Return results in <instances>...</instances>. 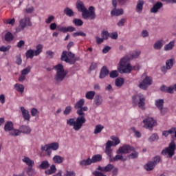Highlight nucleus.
Wrapping results in <instances>:
<instances>
[{"label": "nucleus", "instance_id": "nucleus-1", "mask_svg": "<svg viewBox=\"0 0 176 176\" xmlns=\"http://www.w3.org/2000/svg\"><path fill=\"white\" fill-rule=\"evenodd\" d=\"M85 105V99H80L78 100L74 105L75 109L77 110V115L78 117L77 118H69L67 120V124L70 127H73L75 131H79L82 127H83V124L86 123V114L85 112L88 111L89 108Z\"/></svg>", "mask_w": 176, "mask_h": 176}, {"label": "nucleus", "instance_id": "nucleus-2", "mask_svg": "<svg viewBox=\"0 0 176 176\" xmlns=\"http://www.w3.org/2000/svg\"><path fill=\"white\" fill-rule=\"evenodd\" d=\"M140 54H141V51L138 50L135 51L131 55H126L121 58L118 67L120 74H130L133 71V66H131V64L127 63L130 60H133V58H138Z\"/></svg>", "mask_w": 176, "mask_h": 176}, {"label": "nucleus", "instance_id": "nucleus-3", "mask_svg": "<svg viewBox=\"0 0 176 176\" xmlns=\"http://www.w3.org/2000/svg\"><path fill=\"white\" fill-rule=\"evenodd\" d=\"M76 9L82 12V16L84 20H95L96 19V10L94 6H90L89 10L85 7V3L82 1H78L76 3Z\"/></svg>", "mask_w": 176, "mask_h": 176}, {"label": "nucleus", "instance_id": "nucleus-4", "mask_svg": "<svg viewBox=\"0 0 176 176\" xmlns=\"http://www.w3.org/2000/svg\"><path fill=\"white\" fill-rule=\"evenodd\" d=\"M130 152L133 153L128 156L129 159H137V157H138V152L135 151V148L129 144H124L122 146H120L117 151L118 155H120L121 153H130Z\"/></svg>", "mask_w": 176, "mask_h": 176}, {"label": "nucleus", "instance_id": "nucleus-5", "mask_svg": "<svg viewBox=\"0 0 176 176\" xmlns=\"http://www.w3.org/2000/svg\"><path fill=\"white\" fill-rule=\"evenodd\" d=\"M54 69L56 71L55 80L58 82H63L68 74L65 72V69H64V66L62 64H58L54 66Z\"/></svg>", "mask_w": 176, "mask_h": 176}, {"label": "nucleus", "instance_id": "nucleus-6", "mask_svg": "<svg viewBox=\"0 0 176 176\" xmlns=\"http://www.w3.org/2000/svg\"><path fill=\"white\" fill-rule=\"evenodd\" d=\"M61 61L67 63L70 65H74L76 63V59H75V54L72 52L63 51L60 56Z\"/></svg>", "mask_w": 176, "mask_h": 176}, {"label": "nucleus", "instance_id": "nucleus-7", "mask_svg": "<svg viewBox=\"0 0 176 176\" xmlns=\"http://www.w3.org/2000/svg\"><path fill=\"white\" fill-rule=\"evenodd\" d=\"M176 144L175 142L171 141L168 146L162 151L161 154L163 156H167L169 159H171L175 155Z\"/></svg>", "mask_w": 176, "mask_h": 176}, {"label": "nucleus", "instance_id": "nucleus-8", "mask_svg": "<svg viewBox=\"0 0 176 176\" xmlns=\"http://www.w3.org/2000/svg\"><path fill=\"white\" fill-rule=\"evenodd\" d=\"M162 157L159 155L154 157L151 161H148L145 165L144 168L146 171H152L154 170L156 166L160 163Z\"/></svg>", "mask_w": 176, "mask_h": 176}, {"label": "nucleus", "instance_id": "nucleus-9", "mask_svg": "<svg viewBox=\"0 0 176 176\" xmlns=\"http://www.w3.org/2000/svg\"><path fill=\"white\" fill-rule=\"evenodd\" d=\"M58 148H60V144L58 142H52L45 146H41V149L42 152H47V155L51 156L52 151H57Z\"/></svg>", "mask_w": 176, "mask_h": 176}, {"label": "nucleus", "instance_id": "nucleus-10", "mask_svg": "<svg viewBox=\"0 0 176 176\" xmlns=\"http://www.w3.org/2000/svg\"><path fill=\"white\" fill-rule=\"evenodd\" d=\"M111 140L113 142L109 140L106 143L105 153L107 155H111L112 150V148H111V146H116V145H119V144H120V140H119V138L116 136H111Z\"/></svg>", "mask_w": 176, "mask_h": 176}, {"label": "nucleus", "instance_id": "nucleus-11", "mask_svg": "<svg viewBox=\"0 0 176 176\" xmlns=\"http://www.w3.org/2000/svg\"><path fill=\"white\" fill-rule=\"evenodd\" d=\"M42 49H43V47L41 44H38L36 47V50H34L32 49L28 50L26 53V58H34V56H38L42 53Z\"/></svg>", "mask_w": 176, "mask_h": 176}, {"label": "nucleus", "instance_id": "nucleus-12", "mask_svg": "<svg viewBox=\"0 0 176 176\" xmlns=\"http://www.w3.org/2000/svg\"><path fill=\"white\" fill-rule=\"evenodd\" d=\"M14 124L12 121H8L6 122L4 126V131H10V135L13 137H17V135H20V130L13 129Z\"/></svg>", "mask_w": 176, "mask_h": 176}, {"label": "nucleus", "instance_id": "nucleus-13", "mask_svg": "<svg viewBox=\"0 0 176 176\" xmlns=\"http://www.w3.org/2000/svg\"><path fill=\"white\" fill-rule=\"evenodd\" d=\"M142 78L143 80H142V82L140 83L139 87L142 90H147L148 87H149V86H151L153 82L152 80V77H149L146 76V74H142Z\"/></svg>", "mask_w": 176, "mask_h": 176}, {"label": "nucleus", "instance_id": "nucleus-14", "mask_svg": "<svg viewBox=\"0 0 176 176\" xmlns=\"http://www.w3.org/2000/svg\"><path fill=\"white\" fill-rule=\"evenodd\" d=\"M132 102L135 105H138V107L141 109H144V107H145V97L141 94L135 95L132 97Z\"/></svg>", "mask_w": 176, "mask_h": 176}, {"label": "nucleus", "instance_id": "nucleus-15", "mask_svg": "<svg viewBox=\"0 0 176 176\" xmlns=\"http://www.w3.org/2000/svg\"><path fill=\"white\" fill-rule=\"evenodd\" d=\"M144 124V127L148 129V130H153V127L157 125V122L156 120H154L153 118L148 117L147 118L143 120Z\"/></svg>", "mask_w": 176, "mask_h": 176}, {"label": "nucleus", "instance_id": "nucleus-16", "mask_svg": "<svg viewBox=\"0 0 176 176\" xmlns=\"http://www.w3.org/2000/svg\"><path fill=\"white\" fill-rule=\"evenodd\" d=\"M27 25H28V27H32V23H31L30 18L25 17L19 21V28H21V30H24Z\"/></svg>", "mask_w": 176, "mask_h": 176}, {"label": "nucleus", "instance_id": "nucleus-17", "mask_svg": "<svg viewBox=\"0 0 176 176\" xmlns=\"http://www.w3.org/2000/svg\"><path fill=\"white\" fill-rule=\"evenodd\" d=\"M113 164H108L106 166H98L97 170L101 171L102 173H111L113 170Z\"/></svg>", "mask_w": 176, "mask_h": 176}, {"label": "nucleus", "instance_id": "nucleus-18", "mask_svg": "<svg viewBox=\"0 0 176 176\" xmlns=\"http://www.w3.org/2000/svg\"><path fill=\"white\" fill-rule=\"evenodd\" d=\"M109 157V162L110 163H113L115 162H118V160H122V162H126V159L124 158L122 155H117L115 157H112V150L110 152V155H107Z\"/></svg>", "mask_w": 176, "mask_h": 176}, {"label": "nucleus", "instance_id": "nucleus-19", "mask_svg": "<svg viewBox=\"0 0 176 176\" xmlns=\"http://www.w3.org/2000/svg\"><path fill=\"white\" fill-rule=\"evenodd\" d=\"M56 31H60V32H74L75 28L73 26L64 27L61 25H56Z\"/></svg>", "mask_w": 176, "mask_h": 176}, {"label": "nucleus", "instance_id": "nucleus-20", "mask_svg": "<svg viewBox=\"0 0 176 176\" xmlns=\"http://www.w3.org/2000/svg\"><path fill=\"white\" fill-rule=\"evenodd\" d=\"M56 31H60V32H74L75 28L73 26L64 27L61 25H56Z\"/></svg>", "mask_w": 176, "mask_h": 176}, {"label": "nucleus", "instance_id": "nucleus-21", "mask_svg": "<svg viewBox=\"0 0 176 176\" xmlns=\"http://www.w3.org/2000/svg\"><path fill=\"white\" fill-rule=\"evenodd\" d=\"M155 105L160 111L161 114L164 115V112L163 111V107L164 105V100H163V99L156 100Z\"/></svg>", "mask_w": 176, "mask_h": 176}, {"label": "nucleus", "instance_id": "nucleus-22", "mask_svg": "<svg viewBox=\"0 0 176 176\" xmlns=\"http://www.w3.org/2000/svg\"><path fill=\"white\" fill-rule=\"evenodd\" d=\"M163 8V3L158 1L157 2L151 9V13H157L159 12L160 9H162Z\"/></svg>", "mask_w": 176, "mask_h": 176}, {"label": "nucleus", "instance_id": "nucleus-23", "mask_svg": "<svg viewBox=\"0 0 176 176\" xmlns=\"http://www.w3.org/2000/svg\"><path fill=\"white\" fill-rule=\"evenodd\" d=\"M108 75H109V69H108L107 66H104L100 70L99 78L100 79H104Z\"/></svg>", "mask_w": 176, "mask_h": 176}, {"label": "nucleus", "instance_id": "nucleus-24", "mask_svg": "<svg viewBox=\"0 0 176 176\" xmlns=\"http://www.w3.org/2000/svg\"><path fill=\"white\" fill-rule=\"evenodd\" d=\"M21 111L22 112L23 118L25 120H30L31 119V115H30V111L28 110L25 109L23 107H21Z\"/></svg>", "mask_w": 176, "mask_h": 176}, {"label": "nucleus", "instance_id": "nucleus-25", "mask_svg": "<svg viewBox=\"0 0 176 176\" xmlns=\"http://www.w3.org/2000/svg\"><path fill=\"white\" fill-rule=\"evenodd\" d=\"M20 134H31V128L27 125H22L19 127Z\"/></svg>", "mask_w": 176, "mask_h": 176}, {"label": "nucleus", "instance_id": "nucleus-26", "mask_svg": "<svg viewBox=\"0 0 176 176\" xmlns=\"http://www.w3.org/2000/svg\"><path fill=\"white\" fill-rule=\"evenodd\" d=\"M145 2L144 0H138L136 5V12L137 13H142V10H144V5Z\"/></svg>", "mask_w": 176, "mask_h": 176}, {"label": "nucleus", "instance_id": "nucleus-27", "mask_svg": "<svg viewBox=\"0 0 176 176\" xmlns=\"http://www.w3.org/2000/svg\"><path fill=\"white\" fill-rule=\"evenodd\" d=\"M22 162L25 163L28 167H34V166H35V162H34L32 160H30L28 157H25L23 158Z\"/></svg>", "mask_w": 176, "mask_h": 176}, {"label": "nucleus", "instance_id": "nucleus-28", "mask_svg": "<svg viewBox=\"0 0 176 176\" xmlns=\"http://www.w3.org/2000/svg\"><path fill=\"white\" fill-rule=\"evenodd\" d=\"M166 69H171L173 68V65H174V60L173 59H169L167 60L166 62ZM166 70V67H163L162 68V71L164 72Z\"/></svg>", "mask_w": 176, "mask_h": 176}, {"label": "nucleus", "instance_id": "nucleus-29", "mask_svg": "<svg viewBox=\"0 0 176 176\" xmlns=\"http://www.w3.org/2000/svg\"><path fill=\"white\" fill-rule=\"evenodd\" d=\"M49 167H50V164L47 160L41 162V164L38 166V168H40V170H47Z\"/></svg>", "mask_w": 176, "mask_h": 176}, {"label": "nucleus", "instance_id": "nucleus-30", "mask_svg": "<svg viewBox=\"0 0 176 176\" xmlns=\"http://www.w3.org/2000/svg\"><path fill=\"white\" fill-rule=\"evenodd\" d=\"M52 160L56 164H61L64 162V157L60 155H54Z\"/></svg>", "mask_w": 176, "mask_h": 176}, {"label": "nucleus", "instance_id": "nucleus-31", "mask_svg": "<svg viewBox=\"0 0 176 176\" xmlns=\"http://www.w3.org/2000/svg\"><path fill=\"white\" fill-rule=\"evenodd\" d=\"M56 171H57V168H56V165H52L50 169L45 170V174H46V175H52V174H54Z\"/></svg>", "mask_w": 176, "mask_h": 176}, {"label": "nucleus", "instance_id": "nucleus-32", "mask_svg": "<svg viewBox=\"0 0 176 176\" xmlns=\"http://www.w3.org/2000/svg\"><path fill=\"white\" fill-rule=\"evenodd\" d=\"M111 16H120L123 14V9L114 8L111 12Z\"/></svg>", "mask_w": 176, "mask_h": 176}, {"label": "nucleus", "instance_id": "nucleus-33", "mask_svg": "<svg viewBox=\"0 0 176 176\" xmlns=\"http://www.w3.org/2000/svg\"><path fill=\"white\" fill-rule=\"evenodd\" d=\"M94 102L96 107H100L102 104V97L100 95H96L94 98Z\"/></svg>", "mask_w": 176, "mask_h": 176}, {"label": "nucleus", "instance_id": "nucleus-34", "mask_svg": "<svg viewBox=\"0 0 176 176\" xmlns=\"http://www.w3.org/2000/svg\"><path fill=\"white\" fill-rule=\"evenodd\" d=\"M94 96H96V91H89L85 94V98H87V100H94Z\"/></svg>", "mask_w": 176, "mask_h": 176}, {"label": "nucleus", "instance_id": "nucleus-35", "mask_svg": "<svg viewBox=\"0 0 176 176\" xmlns=\"http://www.w3.org/2000/svg\"><path fill=\"white\" fill-rule=\"evenodd\" d=\"M153 47L155 50H160L163 47V40H158L154 45Z\"/></svg>", "mask_w": 176, "mask_h": 176}, {"label": "nucleus", "instance_id": "nucleus-36", "mask_svg": "<svg viewBox=\"0 0 176 176\" xmlns=\"http://www.w3.org/2000/svg\"><path fill=\"white\" fill-rule=\"evenodd\" d=\"M175 130H176L175 127H172L168 131H164L162 132V135H164V137H168L170 134H174V132L175 131Z\"/></svg>", "mask_w": 176, "mask_h": 176}, {"label": "nucleus", "instance_id": "nucleus-37", "mask_svg": "<svg viewBox=\"0 0 176 176\" xmlns=\"http://www.w3.org/2000/svg\"><path fill=\"white\" fill-rule=\"evenodd\" d=\"M13 39H14V36H13V34L10 32H8L5 34V41L6 42H12Z\"/></svg>", "mask_w": 176, "mask_h": 176}, {"label": "nucleus", "instance_id": "nucleus-38", "mask_svg": "<svg viewBox=\"0 0 176 176\" xmlns=\"http://www.w3.org/2000/svg\"><path fill=\"white\" fill-rule=\"evenodd\" d=\"M101 160H102V156L100 154L94 155L91 159L92 163H98V162H101Z\"/></svg>", "mask_w": 176, "mask_h": 176}, {"label": "nucleus", "instance_id": "nucleus-39", "mask_svg": "<svg viewBox=\"0 0 176 176\" xmlns=\"http://www.w3.org/2000/svg\"><path fill=\"white\" fill-rule=\"evenodd\" d=\"M63 12L66 16H68V17H72V16H74L75 14L72 9L69 8H65Z\"/></svg>", "mask_w": 176, "mask_h": 176}, {"label": "nucleus", "instance_id": "nucleus-40", "mask_svg": "<svg viewBox=\"0 0 176 176\" xmlns=\"http://www.w3.org/2000/svg\"><path fill=\"white\" fill-rule=\"evenodd\" d=\"M93 162H91V159L90 157L87 160H82L80 162V166H90Z\"/></svg>", "mask_w": 176, "mask_h": 176}, {"label": "nucleus", "instance_id": "nucleus-41", "mask_svg": "<svg viewBox=\"0 0 176 176\" xmlns=\"http://www.w3.org/2000/svg\"><path fill=\"white\" fill-rule=\"evenodd\" d=\"M14 89L19 93H24V85L16 83L14 85Z\"/></svg>", "mask_w": 176, "mask_h": 176}, {"label": "nucleus", "instance_id": "nucleus-42", "mask_svg": "<svg viewBox=\"0 0 176 176\" xmlns=\"http://www.w3.org/2000/svg\"><path fill=\"white\" fill-rule=\"evenodd\" d=\"M32 167L33 166L28 167L27 174L29 176L35 175V174H36V170H35V168Z\"/></svg>", "mask_w": 176, "mask_h": 176}, {"label": "nucleus", "instance_id": "nucleus-43", "mask_svg": "<svg viewBox=\"0 0 176 176\" xmlns=\"http://www.w3.org/2000/svg\"><path fill=\"white\" fill-rule=\"evenodd\" d=\"M104 130V126L101 124L96 125L94 130V134H99V133H101Z\"/></svg>", "mask_w": 176, "mask_h": 176}, {"label": "nucleus", "instance_id": "nucleus-44", "mask_svg": "<svg viewBox=\"0 0 176 176\" xmlns=\"http://www.w3.org/2000/svg\"><path fill=\"white\" fill-rule=\"evenodd\" d=\"M124 83V79L120 78H117L116 80V86H117V87H122V86H123Z\"/></svg>", "mask_w": 176, "mask_h": 176}, {"label": "nucleus", "instance_id": "nucleus-45", "mask_svg": "<svg viewBox=\"0 0 176 176\" xmlns=\"http://www.w3.org/2000/svg\"><path fill=\"white\" fill-rule=\"evenodd\" d=\"M175 43L174 41H170L168 44H166L164 46V50H166V52L168 50H171L173 47H174Z\"/></svg>", "mask_w": 176, "mask_h": 176}, {"label": "nucleus", "instance_id": "nucleus-46", "mask_svg": "<svg viewBox=\"0 0 176 176\" xmlns=\"http://www.w3.org/2000/svg\"><path fill=\"white\" fill-rule=\"evenodd\" d=\"M73 23L75 24L77 27H81V25H83V21L80 19H74L73 20Z\"/></svg>", "mask_w": 176, "mask_h": 176}, {"label": "nucleus", "instance_id": "nucleus-47", "mask_svg": "<svg viewBox=\"0 0 176 176\" xmlns=\"http://www.w3.org/2000/svg\"><path fill=\"white\" fill-rule=\"evenodd\" d=\"M109 74L110 78H111L112 79H115V78H118L119 76V73L116 70H113Z\"/></svg>", "mask_w": 176, "mask_h": 176}, {"label": "nucleus", "instance_id": "nucleus-48", "mask_svg": "<svg viewBox=\"0 0 176 176\" xmlns=\"http://www.w3.org/2000/svg\"><path fill=\"white\" fill-rule=\"evenodd\" d=\"M159 140V135L157 134L154 133L148 138V141L150 142H153V141H157Z\"/></svg>", "mask_w": 176, "mask_h": 176}, {"label": "nucleus", "instance_id": "nucleus-49", "mask_svg": "<svg viewBox=\"0 0 176 176\" xmlns=\"http://www.w3.org/2000/svg\"><path fill=\"white\" fill-rule=\"evenodd\" d=\"M71 112H72V107L71 106H67L65 107V109L63 111V114L65 116L69 115V113H71Z\"/></svg>", "mask_w": 176, "mask_h": 176}, {"label": "nucleus", "instance_id": "nucleus-50", "mask_svg": "<svg viewBox=\"0 0 176 176\" xmlns=\"http://www.w3.org/2000/svg\"><path fill=\"white\" fill-rule=\"evenodd\" d=\"M31 72V67L28 66L21 71V75H28Z\"/></svg>", "mask_w": 176, "mask_h": 176}, {"label": "nucleus", "instance_id": "nucleus-51", "mask_svg": "<svg viewBox=\"0 0 176 176\" xmlns=\"http://www.w3.org/2000/svg\"><path fill=\"white\" fill-rule=\"evenodd\" d=\"M131 130L133 131L135 135L137 137V138H141V132L136 131L135 127L133 126L131 127Z\"/></svg>", "mask_w": 176, "mask_h": 176}, {"label": "nucleus", "instance_id": "nucleus-52", "mask_svg": "<svg viewBox=\"0 0 176 176\" xmlns=\"http://www.w3.org/2000/svg\"><path fill=\"white\" fill-rule=\"evenodd\" d=\"M101 36L103 39L107 40L109 38V33L108 31H103L101 34Z\"/></svg>", "mask_w": 176, "mask_h": 176}, {"label": "nucleus", "instance_id": "nucleus-53", "mask_svg": "<svg viewBox=\"0 0 176 176\" xmlns=\"http://www.w3.org/2000/svg\"><path fill=\"white\" fill-rule=\"evenodd\" d=\"M31 115L33 117L38 116V115H39V111H38V109L36 108H33L31 110Z\"/></svg>", "mask_w": 176, "mask_h": 176}, {"label": "nucleus", "instance_id": "nucleus-54", "mask_svg": "<svg viewBox=\"0 0 176 176\" xmlns=\"http://www.w3.org/2000/svg\"><path fill=\"white\" fill-rule=\"evenodd\" d=\"M65 176H76V173L74 170H66Z\"/></svg>", "mask_w": 176, "mask_h": 176}, {"label": "nucleus", "instance_id": "nucleus-55", "mask_svg": "<svg viewBox=\"0 0 176 176\" xmlns=\"http://www.w3.org/2000/svg\"><path fill=\"white\" fill-rule=\"evenodd\" d=\"M16 64H17V65H21V63H23V60H21V55L16 56Z\"/></svg>", "mask_w": 176, "mask_h": 176}, {"label": "nucleus", "instance_id": "nucleus-56", "mask_svg": "<svg viewBox=\"0 0 176 176\" xmlns=\"http://www.w3.org/2000/svg\"><path fill=\"white\" fill-rule=\"evenodd\" d=\"M34 10V7L31 6V7H28L25 8V13H28L29 14H30L31 13H32Z\"/></svg>", "mask_w": 176, "mask_h": 176}, {"label": "nucleus", "instance_id": "nucleus-57", "mask_svg": "<svg viewBox=\"0 0 176 176\" xmlns=\"http://www.w3.org/2000/svg\"><path fill=\"white\" fill-rule=\"evenodd\" d=\"M73 36H86V34L83 32H77L73 34Z\"/></svg>", "mask_w": 176, "mask_h": 176}, {"label": "nucleus", "instance_id": "nucleus-58", "mask_svg": "<svg viewBox=\"0 0 176 176\" xmlns=\"http://www.w3.org/2000/svg\"><path fill=\"white\" fill-rule=\"evenodd\" d=\"M10 50V45H8L7 47L1 46L0 47V52H9Z\"/></svg>", "mask_w": 176, "mask_h": 176}, {"label": "nucleus", "instance_id": "nucleus-59", "mask_svg": "<svg viewBox=\"0 0 176 176\" xmlns=\"http://www.w3.org/2000/svg\"><path fill=\"white\" fill-rule=\"evenodd\" d=\"M174 85L173 86H170L166 89V93H169L170 94H173L174 93Z\"/></svg>", "mask_w": 176, "mask_h": 176}, {"label": "nucleus", "instance_id": "nucleus-60", "mask_svg": "<svg viewBox=\"0 0 176 176\" xmlns=\"http://www.w3.org/2000/svg\"><path fill=\"white\" fill-rule=\"evenodd\" d=\"M54 20V16L53 15L50 16L47 19H45V23L47 24H50Z\"/></svg>", "mask_w": 176, "mask_h": 176}, {"label": "nucleus", "instance_id": "nucleus-61", "mask_svg": "<svg viewBox=\"0 0 176 176\" xmlns=\"http://www.w3.org/2000/svg\"><path fill=\"white\" fill-rule=\"evenodd\" d=\"M103 172L102 171H98V170H95L93 174L94 175V176H107L106 175H104V173H102Z\"/></svg>", "mask_w": 176, "mask_h": 176}, {"label": "nucleus", "instance_id": "nucleus-62", "mask_svg": "<svg viewBox=\"0 0 176 176\" xmlns=\"http://www.w3.org/2000/svg\"><path fill=\"white\" fill-rule=\"evenodd\" d=\"M103 172L102 171H98V170H95L93 174L94 175V176H107L106 175H104V173H102Z\"/></svg>", "mask_w": 176, "mask_h": 176}, {"label": "nucleus", "instance_id": "nucleus-63", "mask_svg": "<svg viewBox=\"0 0 176 176\" xmlns=\"http://www.w3.org/2000/svg\"><path fill=\"white\" fill-rule=\"evenodd\" d=\"M118 36V32L109 33V37L111 38V39H117Z\"/></svg>", "mask_w": 176, "mask_h": 176}, {"label": "nucleus", "instance_id": "nucleus-64", "mask_svg": "<svg viewBox=\"0 0 176 176\" xmlns=\"http://www.w3.org/2000/svg\"><path fill=\"white\" fill-rule=\"evenodd\" d=\"M112 175H118V173H119V169L115 166H113V168L111 170Z\"/></svg>", "mask_w": 176, "mask_h": 176}]
</instances>
